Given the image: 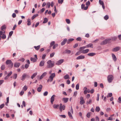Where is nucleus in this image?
I'll return each mask as SVG.
<instances>
[{"label":"nucleus","instance_id":"nucleus-62","mask_svg":"<svg viewBox=\"0 0 121 121\" xmlns=\"http://www.w3.org/2000/svg\"><path fill=\"white\" fill-rule=\"evenodd\" d=\"M90 4V2L89 1L86 2V6L89 5Z\"/></svg>","mask_w":121,"mask_h":121},{"label":"nucleus","instance_id":"nucleus-36","mask_svg":"<svg viewBox=\"0 0 121 121\" xmlns=\"http://www.w3.org/2000/svg\"><path fill=\"white\" fill-rule=\"evenodd\" d=\"M99 4L101 5H103L104 4V3L101 0H99Z\"/></svg>","mask_w":121,"mask_h":121},{"label":"nucleus","instance_id":"nucleus-45","mask_svg":"<svg viewBox=\"0 0 121 121\" xmlns=\"http://www.w3.org/2000/svg\"><path fill=\"white\" fill-rule=\"evenodd\" d=\"M55 43V42L54 41L52 42L50 44V47H52L54 45Z\"/></svg>","mask_w":121,"mask_h":121},{"label":"nucleus","instance_id":"nucleus-18","mask_svg":"<svg viewBox=\"0 0 121 121\" xmlns=\"http://www.w3.org/2000/svg\"><path fill=\"white\" fill-rule=\"evenodd\" d=\"M47 73L46 72H45L43 73L42 75L40 76V79L41 80L42 79L43 77L45 76L47 74Z\"/></svg>","mask_w":121,"mask_h":121},{"label":"nucleus","instance_id":"nucleus-50","mask_svg":"<svg viewBox=\"0 0 121 121\" xmlns=\"http://www.w3.org/2000/svg\"><path fill=\"white\" fill-rule=\"evenodd\" d=\"M48 94V92L47 91L43 93V95L44 96H47Z\"/></svg>","mask_w":121,"mask_h":121},{"label":"nucleus","instance_id":"nucleus-11","mask_svg":"<svg viewBox=\"0 0 121 121\" xmlns=\"http://www.w3.org/2000/svg\"><path fill=\"white\" fill-rule=\"evenodd\" d=\"M44 63H45V62H44V60H42L39 63V66H40V67H42V66H43L44 65Z\"/></svg>","mask_w":121,"mask_h":121},{"label":"nucleus","instance_id":"nucleus-9","mask_svg":"<svg viewBox=\"0 0 121 121\" xmlns=\"http://www.w3.org/2000/svg\"><path fill=\"white\" fill-rule=\"evenodd\" d=\"M56 96V95H52L50 101L52 104H53V102L54 100V98Z\"/></svg>","mask_w":121,"mask_h":121},{"label":"nucleus","instance_id":"nucleus-20","mask_svg":"<svg viewBox=\"0 0 121 121\" xmlns=\"http://www.w3.org/2000/svg\"><path fill=\"white\" fill-rule=\"evenodd\" d=\"M89 50L88 49H87L83 50L82 52L84 54H85L87 53L89 51Z\"/></svg>","mask_w":121,"mask_h":121},{"label":"nucleus","instance_id":"nucleus-5","mask_svg":"<svg viewBox=\"0 0 121 121\" xmlns=\"http://www.w3.org/2000/svg\"><path fill=\"white\" fill-rule=\"evenodd\" d=\"M6 63L7 65L10 64V66L11 67H12L13 66V63L12 62V61L10 60H7L6 61Z\"/></svg>","mask_w":121,"mask_h":121},{"label":"nucleus","instance_id":"nucleus-27","mask_svg":"<svg viewBox=\"0 0 121 121\" xmlns=\"http://www.w3.org/2000/svg\"><path fill=\"white\" fill-rule=\"evenodd\" d=\"M38 16V14H35L34 15L31 17V19L33 20L36 17Z\"/></svg>","mask_w":121,"mask_h":121},{"label":"nucleus","instance_id":"nucleus-3","mask_svg":"<svg viewBox=\"0 0 121 121\" xmlns=\"http://www.w3.org/2000/svg\"><path fill=\"white\" fill-rule=\"evenodd\" d=\"M111 40V39H106L105 40L102 41L100 43L101 45H104L106 44L107 43H110V41Z\"/></svg>","mask_w":121,"mask_h":121},{"label":"nucleus","instance_id":"nucleus-30","mask_svg":"<svg viewBox=\"0 0 121 121\" xmlns=\"http://www.w3.org/2000/svg\"><path fill=\"white\" fill-rule=\"evenodd\" d=\"M100 110V108L99 106L96 107V108L95 109V110L96 111L98 112Z\"/></svg>","mask_w":121,"mask_h":121},{"label":"nucleus","instance_id":"nucleus-33","mask_svg":"<svg viewBox=\"0 0 121 121\" xmlns=\"http://www.w3.org/2000/svg\"><path fill=\"white\" fill-rule=\"evenodd\" d=\"M17 74L16 73H15L13 74V78L14 79H16L17 77Z\"/></svg>","mask_w":121,"mask_h":121},{"label":"nucleus","instance_id":"nucleus-46","mask_svg":"<svg viewBox=\"0 0 121 121\" xmlns=\"http://www.w3.org/2000/svg\"><path fill=\"white\" fill-rule=\"evenodd\" d=\"M66 22L68 24H69L70 23V21L69 19H66Z\"/></svg>","mask_w":121,"mask_h":121},{"label":"nucleus","instance_id":"nucleus-37","mask_svg":"<svg viewBox=\"0 0 121 121\" xmlns=\"http://www.w3.org/2000/svg\"><path fill=\"white\" fill-rule=\"evenodd\" d=\"M79 84L78 83L77 84V85H76V88L77 90H78L79 89Z\"/></svg>","mask_w":121,"mask_h":121},{"label":"nucleus","instance_id":"nucleus-43","mask_svg":"<svg viewBox=\"0 0 121 121\" xmlns=\"http://www.w3.org/2000/svg\"><path fill=\"white\" fill-rule=\"evenodd\" d=\"M112 95V93H108V95H107V97H111Z\"/></svg>","mask_w":121,"mask_h":121},{"label":"nucleus","instance_id":"nucleus-58","mask_svg":"<svg viewBox=\"0 0 121 121\" xmlns=\"http://www.w3.org/2000/svg\"><path fill=\"white\" fill-rule=\"evenodd\" d=\"M24 93V91H22L20 93V95L22 96V95Z\"/></svg>","mask_w":121,"mask_h":121},{"label":"nucleus","instance_id":"nucleus-4","mask_svg":"<svg viewBox=\"0 0 121 121\" xmlns=\"http://www.w3.org/2000/svg\"><path fill=\"white\" fill-rule=\"evenodd\" d=\"M109 83L111 82L113 79V76L111 75H109L107 77Z\"/></svg>","mask_w":121,"mask_h":121},{"label":"nucleus","instance_id":"nucleus-49","mask_svg":"<svg viewBox=\"0 0 121 121\" xmlns=\"http://www.w3.org/2000/svg\"><path fill=\"white\" fill-rule=\"evenodd\" d=\"M27 89V87L26 85L25 86L23 87V89L25 91H26Z\"/></svg>","mask_w":121,"mask_h":121},{"label":"nucleus","instance_id":"nucleus-52","mask_svg":"<svg viewBox=\"0 0 121 121\" xmlns=\"http://www.w3.org/2000/svg\"><path fill=\"white\" fill-rule=\"evenodd\" d=\"M63 1V0H58V3L59 4H62Z\"/></svg>","mask_w":121,"mask_h":121},{"label":"nucleus","instance_id":"nucleus-55","mask_svg":"<svg viewBox=\"0 0 121 121\" xmlns=\"http://www.w3.org/2000/svg\"><path fill=\"white\" fill-rule=\"evenodd\" d=\"M1 69L2 70H4L5 68V65H3L1 66Z\"/></svg>","mask_w":121,"mask_h":121},{"label":"nucleus","instance_id":"nucleus-14","mask_svg":"<svg viewBox=\"0 0 121 121\" xmlns=\"http://www.w3.org/2000/svg\"><path fill=\"white\" fill-rule=\"evenodd\" d=\"M42 88V85H39V87H38L37 89V91L38 92H40L41 91Z\"/></svg>","mask_w":121,"mask_h":121},{"label":"nucleus","instance_id":"nucleus-1","mask_svg":"<svg viewBox=\"0 0 121 121\" xmlns=\"http://www.w3.org/2000/svg\"><path fill=\"white\" fill-rule=\"evenodd\" d=\"M47 67L48 68H51L54 66V62L53 61L52 62L51 60H48L47 62Z\"/></svg>","mask_w":121,"mask_h":121},{"label":"nucleus","instance_id":"nucleus-60","mask_svg":"<svg viewBox=\"0 0 121 121\" xmlns=\"http://www.w3.org/2000/svg\"><path fill=\"white\" fill-rule=\"evenodd\" d=\"M113 119L112 117L111 116L109 117L108 119H107V120H112Z\"/></svg>","mask_w":121,"mask_h":121},{"label":"nucleus","instance_id":"nucleus-34","mask_svg":"<svg viewBox=\"0 0 121 121\" xmlns=\"http://www.w3.org/2000/svg\"><path fill=\"white\" fill-rule=\"evenodd\" d=\"M92 102V100L91 99H90L89 100V101H87L86 102V104H91Z\"/></svg>","mask_w":121,"mask_h":121},{"label":"nucleus","instance_id":"nucleus-2","mask_svg":"<svg viewBox=\"0 0 121 121\" xmlns=\"http://www.w3.org/2000/svg\"><path fill=\"white\" fill-rule=\"evenodd\" d=\"M55 73H53L51 74L50 76L49 77L47 81L48 82H51L52 81L53 79L54 78L55 76Z\"/></svg>","mask_w":121,"mask_h":121},{"label":"nucleus","instance_id":"nucleus-61","mask_svg":"<svg viewBox=\"0 0 121 121\" xmlns=\"http://www.w3.org/2000/svg\"><path fill=\"white\" fill-rule=\"evenodd\" d=\"M59 116L60 117L63 118H65L66 117L65 115H61Z\"/></svg>","mask_w":121,"mask_h":121},{"label":"nucleus","instance_id":"nucleus-38","mask_svg":"<svg viewBox=\"0 0 121 121\" xmlns=\"http://www.w3.org/2000/svg\"><path fill=\"white\" fill-rule=\"evenodd\" d=\"M25 60V59L24 58H22L19 59L18 61H21L22 62H23Z\"/></svg>","mask_w":121,"mask_h":121},{"label":"nucleus","instance_id":"nucleus-7","mask_svg":"<svg viewBox=\"0 0 121 121\" xmlns=\"http://www.w3.org/2000/svg\"><path fill=\"white\" fill-rule=\"evenodd\" d=\"M80 104L81 105L85 103V101L84 100L83 98L82 97H80Z\"/></svg>","mask_w":121,"mask_h":121},{"label":"nucleus","instance_id":"nucleus-23","mask_svg":"<svg viewBox=\"0 0 121 121\" xmlns=\"http://www.w3.org/2000/svg\"><path fill=\"white\" fill-rule=\"evenodd\" d=\"M95 53H89L87 54V55L88 56H93L95 55Z\"/></svg>","mask_w":121,"mask_h":121},{"label":"nucleus","instance_id":"nucleus-6","mask_svg":"<svg viewBox=\"0 0 121 121\" xmlns=\"http://www.w3.org/2000/svg\"><path fill=\"white\" fill-rule=\"evenodd\" d=\"M64 60L63 59H61L58 61L56 63V64L58 65H61L64 61Z\"/></svg>","mask_w":121,"mask_h":121},{"label":"nucleus","instance_id":"nucleus-41","mask_svg":"<svg viewBox=\"0 0 121 121\" xmlns=\"http://www.w3.org/2000/svg\"><path fill=\"white\" fill-rule=\"evenodd\" d=\"M58 46V44H54L53 45V49H54L55 48H56Z\"/></svg>","mask_w":121,"mask_h":121},{"label":"nucleus","instance_id":"nucleus-22","mask_svg":"<svg viewBox=\"0 0 121 121\" xmlns=\"http://www.w3.org/2000/svg\"><path fill=\"white\" fill-rule=\"evenodd\" d=\"M51 3L50 2H47L46 4V8H49L50 6Z\"/></svg>","mask_w":121,"mask_h":121},{"label":"nucleus","instance_id":"nucleus-21","mask_svg":"<svg viewBox=\"0 0 121 121\" xmlns=\"http://www.w3.org/2000/svg\"><path fill=\"white\" fill-rule=\"evenodd\" d=\"M74 40V39L73 38L69 39L67 41V44H69L70 42Z\"/></svg>","mask_w":121,"mask_h":121},{"label":"nucleus","instance_id":"nucleus-59","mask_svg":"<svg viewBox=\"0 0 121 121\" xmlns=\"http://www.w3.org/2000/svg\"><path fill=\"white\" fill-rule=\"evenodd\" d=\"M16 14L14 13H13L12 15V17H13V18H15L16 17Z\"/></svg>","mask_w":121,"mask_h":121},{"label":"nucleus","instance_id":"nucleus-19","mask_svg":"<svg viewBox=\"0 0 121 121\" xmlns=\"http://www.w3.org/2000/svg\"><path fill=\"white\" fill-rule=\"evenodd\" d=\"M71 52V51L70 50L66 49L65 50L64 52H63V53L69 54Z\"/></svg>","mask_w":121,"mask_h":121},{"label":"nucleus","instance_id":"nucleus-28","mask_svg":"<svg viewBox=\"0 0 121 121\" xmlns=\"http://www.w3.org/2000/svg\"><path fill=\"white\" fill-rule=\"evenodd\" d=\"M48 21V19L46 17L44 19V21L43 22V23H45L47 22Z\"/></svg>","mask_w":121,"mask_h":121},{"label":"nucleus","instance_id":"nucleus-35","mask_svg":"<svg viewBox=\"0 0 121 121\" xmlns=\"http://www.w3.org/2000/svg\"><path fill=\"white\" fill-rule=\"evenodd\" d=\"M69 75L68 74H66L64 76V78L65 79H67L69 78Z\"/></svg>","mask_w":121,"mask_h":121},{"label":"nucleus","instance_id":"nucleus-44","mask_svg":"<svg viewBox=\"0 0 121 121\" xmlns=\"http://www.w3.org/2000/svg\"><path fill=\"white\" fill-rule=\"evenodd\" d=\"M91 113V112H88L86 115V116L88 118H90V117Z\"/></svg>","mask_w":121,"mask_h":121},{"label":"nucleus","instance_id":"nucleus-57","mask_svg":"<svg viewBox=\"0 0 121 121\" xmlns=\"http://www.w3.org/2000/svg\"><path fill=\"white\" fill-rule=\"evenodd\" d=\"M55 53L53 52L50 54V57H53L55 54Z\"/></svg>","mask_w":121,"mask_h":121},{"label":"nucleus","instance_id":"nucleus-51","mask_svg":"<svg viewBox=\"0 0 121 121\" xmlns=\"http://www.w3.org/2000/svg\"><path fill=\"white\" fill-rule=\"evenodd\" d=\"M6 35L4 34H3L2 35V38L3 39H4L6 38Z\"/></svg>","mask_w":121,"mask_h":121},{"label":"nucleus","instance_id":"nucleus-24","mask_svg":"<svg viewBox=\"0 0 121 121\" xmlns=\"http://www.w3.org/2000/svg\"><path fill=\"white\" fill-rule=\"evenodd\" d=\"M87 48L91 47L92 48H93V44L91 43H90L86 46Z\"/></svg>","mask_w":121,"mask_h":121},{"label":"nucleus","instance_id":"nucleus-26","mask_svg":"<svg viewBox=\"0 0 121 121\" xmlns=\"http://www.w3.org/2000/svg\"><path fill=\"white\" fill-rule=\"evenodd\" d=\"M37 59L34 58L33 57H31L30 58V60L34 62H36L37 61Z\"/></svg>","mask_w":121,"mask_h":121},{"label":"nucleus","instance_id":"nucleus-13","mask_svg":"<svg viewBox=\"0 0 121 121\" xmlns=\"http://www.w3.org/2000/svg\"><path fill=\"white\" fill-rule=\"evenodd\" d=\"M20 65V64L18 62H15L14 64V66L16 68H18Z\"/></svg>","mask_w":121,"mask_h":121},{"label":"nucleus","instance_id":"nucleus-12","mask_svg":"<svg viewBox=\"0 0 121 121\" xmlns=\"http://www.w3.org/2000/svg\"><path fill=\"white\" fill-rule=\"evenodd\" d=\"M67 41V39H65L64 40L61 42V44L62 46L64 45L65 43Z\"/></svg>","mask_w":121,"mask_h":121},{"label":"nucleus","instance_id":"nucleus-40","mask_svg":"<svg viewBox=\"0 0 121 121\" xmlns=\"http://www.w3.org/2000/svg\"><path fill=\"white\" fill-rule=\"evenodd\" d=\"M59 106V105L58 104H54L53 107L54 108H56Z\"/></svg>","mask_w":121,"mask_h":121},{"label":"nucleus","instance_id":"nucleus-64","mask_svg":"<svg viewBox=\"0 0 121 121\" xmlns=\"http://www.w3.org/2000/svg\"><path fill=\"white\" fill-rule=\"evenodd\" d=\"M4 106V104H3L1 105L0 106V108H3Z\"/></svg>","mask_w":121,"mask_h":121},{"label":"nucleus","instance_id":"nucleus-25","mask_svg":"<svg viewBox=\"0 0 121 121\" xmlns=\"http://www.w3.org/2000/svg\"><path fill=\"white\" fill-rule=\"evenodd\" d=\"M37 74V72L35 73H33V74L31 76V78L32 79H33L34 77H35Z\"/></svg>","mask_w":121,"mask_h":121},{"label":"nucleus","instance_id":"nucleus-17","mask_svg":"<svg viewBox=\"0 0 121 121\" xmlns=\"http://www.w3.org/2000/svg\"><path fill=\"white\" fill-rule=\"evenodd\" d=\"M27 76V74L26 73L23 74L22 76L21 80L22 81H24L25 78Z\"/></svg>","mask_w":121,"mask_h":121},{"label":"nucleus","instance_id":"nucleus-54","mask_svg":"<svg viewBox=\"0 0 121 121\" xmlns=\"http://www.w3.org/2000/svg\"><path fill=\"white\" fill-rule=\"evenodd\" d=\"M76 40L78 41H80L82 40V39L80 37H78L76 39Z\"/></svg>","mask_w":121,"mask_h":121},{"label":"nucleus","instance_id":"nucleus-42","mask_svg":"<svg viewBox=\"0 0 121 121\" xmlns=\"http://www.w3.org/2000/svg\"><path fill=\"white\" fill-rule=\"evenodd\" d=\"M108 16L107 15H106L104 17V19L105 20H107L108 19Z\"/></svg>","mask_w":121,"mask_h":121},{"label":"nucleus","instance_id":"nucleus-63","mask_svg":"<svg viewBox=\"0 0 121 121\" xmlns=\"http://www.w3.org/2000/svg\"><path fill=\"white\" fill-rule=\"evenodd\" d=\"M65 106L64 105H63L61 107L62 110L63 109V110H64L65 109Z\"/></svg>","mask_w":121,"mask_h":121},{"label":"nucleus","instance_id":"nucleus-56","mask_svg":"<svg viewBox=\"0 0 121 121\" xmlns=\"http://www.w3.org/2000/svg\"><path fill=\"white\" fill-rule=\"evenodd\" d=\"M12 71H10L9 73H8L7 75V76L9 77L12 74Z\"/></svg>","mask_w":121,"mask_h":121},{"label":"nucleus","instance_id":"nucleus-8","mask_svg":"<svg viewBox=\"0 0 121 121\" xmlns=\"http://www.w3.org/2000/svg\"><path fill=\"white\" fill-rule=\"evenodd\" d=\"M120 49V47H117L113 48L112 50V51L116 52L119 50Z\"/></svg>","mask_w":121,"mask_h":121},{"label":"nucleus","instance_id":"nucleus-47","mask_svg":"<svg viewBox=\"0 0 121 121\" xmlns=\"http://www.w3.org/2000/svg\"><path fill=\"white\" fill-rule=\"evenodd\" d=\"M46 56V54H44L42 56V59L43 60H44Z\"/></svg>","mask_w":121,"mask_h":121},{"label":"nucleus","instance_id":"nucleus-16","mask_svg":"<svg viewBox=\"0 0 121 121\" xmlns=\"http://www.w3.org/2000/svg\"><path fill=\"white\" fill-rule=\"evenodd\" d=\"M69 99L68 98H63L62 99V100L64 103H66L68 101Z\"/></svg>","mask_w":121,"mask_h":121},{"label":"nucleus","instance_id":"nucleus-10","mask_svg":"<svg viewBox=\"0 0 121 121\" xmlns=\"http://www.w3.org/2000/svg\"><path fill=\"white\" fill-rule=\"evenodd\" d=\"M85 58V56L83 55H81L78 56L77 58L76 59L77 60H80L83 59Z\"/></svg>","mask_w":121,"mask_h":121},{"label":"nucleus","instance_id":"nucleus-29","mask_svg":"<svg viewBox=\"0 0 121 121\" xmlns=\"http://www.w3.org/2000/svg\"><path fill=\"white\" fill-rule=\"evenodd\" d=\"M68 114L69 116V117L71 119L73 118V117L71 113L69 112H68Z\"/></svg>","mask_w":121,"mask_h":121},{"label":"nucleus","instance_id":"nucleus-32","mask_svg":"<svg viewBox=\"0 0 121 121\" xmlns=\"http://www.w3.org/2000/svg\"><path fill=\"white\" fill-rule=\"evenodd\" d=\"M6 28V26L5 25L1 27V30L5 29Z\"/></svg>","mask_w":121,"mask_h":121},{"label":"nucleus","instance_id":"nucleus-53","mask_svg":"<svg viewBox=\"0 0 121 121\" xmlns=\"http://www.w3.org/2000/svg\"><path fill=\"white\" fill-rule=\"evenodd\" d=\"M13 33V31H11L9 32V35L10 36H11L12 35Z\"/></svg>","mask_w":121,"mask_h":121},{"label":"nucleus","instance_id":"nucleus-48","mask_svg":"<svg viewBox=\"0 0 121 121\" xmlns=\"http://www.w3.org/2000/svg\"><path fill=\"white\" fill-rule=\"evenodd\" d=\"M62 104H60V107H59V109L60 112H61L62 111V109H61V107L62 106Z\"/></svg>","mask_w":121,"mask_h":121},{"label":"nucleus","instance_id":"nucleus-39","mask_svg":"<svg viewBox=\"0 0 121 121\" xmlns=\"http://www.w3.org/2000/svg\"><path fill=\"white\" fill-rule=\"evenodd\" d=\"M27 22H28L27 23V25L28 26H30L31 25V22H30V19H28L27 21Z\"/></svg>","mask_w":121,"mask_h":121},{"label":"nucleus","instance_id":"nucleus-15","mask_svg":"<svg viewBox=\"0 0 121 121\" xmlns=\"http://www.w3.org/2000/svg\"><path fill=\"white\" fill-rule=\"evenodd\" d=\"M112 59L114 61H116L117 60V58L115 55L113 54H112Z\"/></svg>","mask_w":121,"mask_h":121},{"label":"nucleus","instance_id":"nucleus-31","mask_svg":"<svg viewBox=\"0 0 121 121\" xmlns=\"http://www.w3.org/2000/svg\"><path fill=\"white\" fill-rule=\"evenodd\" d=\"M40 45H38L37 46H35L34 48L37 50H38L40 48Z\"/></svg>","mask_w":121,"mask_h":121}]
</instances>
